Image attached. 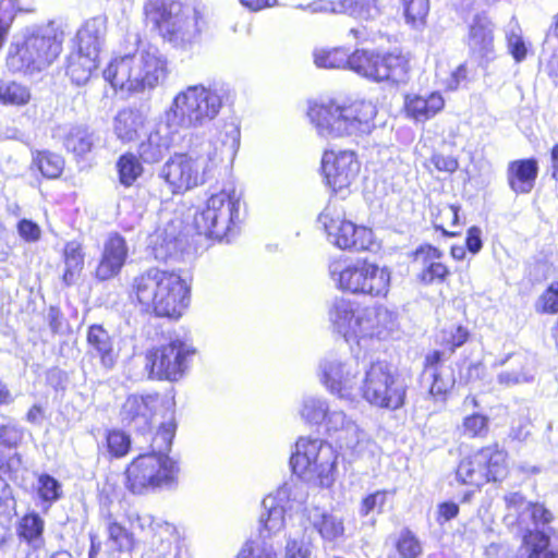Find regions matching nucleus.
I'll return each mask as SVG.
<instances>
[{
  "mask_svg": "<svg viewBox=\"0 0 558 558\" xmlns=\"http://www.w3.org/2000/svg\"><path fill=\"white\" fill-rule=\"evenodd\" d=\"M221 107L222 97L215 88L196 84L180 90L147 138L140 144L141 158L148 163L159 161L182 131L197 129L213 121Z\"/></svg>",
  "mask_w": 558,
  "mask_h": 558,
  "instance_id": "f257e3e1",
  "label": "nucleus"
},
{
  "mask_svg": "<svg viewBox=\"0 0 558 558\" xmlns=\"http://www.w3.org/2000/svg\"><path fill=\"white\" fill-rule=\"evenodd\" d=\"M240 146V131L231 126L203 144L201 151L175 154L161 167L159 177L173 194H182L216 177L220 165L233 161Z\"/></svg>",
  "mask_w": 558,
  "mask_h": 558,
  "instance_id": "f03ea898",
  "label": "nucleus"
},
{
  "mask_svg": "<svg viewBox=\"0 0 558 558\" xmlns=\"http://www.w3.org/2000/svg\"><path fill=\"white\" fill-rule=\"evenodd\" d=\"M329 320L347 342L355 341L360 349L392 339L399 331V313L383 303L363 305L343 296L329 306Z\"/></svg>",
  "mask_w": 558,
  "mask_h": 558,
  "instance_id": "7ed1b4c3",
  "label": "nucleus"
},
{
  "mask_svg": "<svg viewBox=\"0 0 558 558\" xmlns=\"http://www.w3.org/2000/svg\"><path fill=\"white\" fill-rule=\"evenodd\" d=\"M175 430L174 413L168 405L151 440L154 451L140 454L125 470V486L132 494L145 495L177 482L180 468L168 456Z\"/></svg>",
  "mask_w": 558,
  "mask_h": 558,
  "instance_id": "20e7f679",
  "label": "nucleus"
},
{
  "mask_svg": "<svg viewBox=\"0 0 558 558\" xmlns=\"http://www.w3.org/2000/svg\"><path fill=\"white\" fill-rule=\"evenodd\" d=\"M146 21L172 48L189 51L207 26V13L197 0H146Z\"/></svg>",
  "mask_w": 558,
  "mask_h": 558,
  "instance_id": "39448f33",
  "label": "nucleus"
},
{
  "mask_svg": "<svg viewBox=\"0 0 558 558\" xmlns=\"http://www.w3.org/2000/svg\"><path fill=\"white\" fill-rule=\"evenodd\" d=\"M168 72V60L156 46L138 44L132 52L113 56L104 70V78L116 90L142 93L162 84Z\"/></svg>",
  "mask_w": 558,
  "mask_h": 558,
  "instance_id": "423d86ee",
  "label": "nucleus"
},
{
  "mask_svg": "<svg viewBox=\"0 0 558 558\" xmlns=\"http://www.w3.org/2000/svg\"><path fill=\"white\" fill-rule=\"evenodd\" d=\"M376 114V106L365 100L315 101L310 104L307 110V117L316 133L324 138L367 134L374 128Z\"/></svg>",
  "mask_w": 558,
  "mask_h": 558,
  "instance_id": "0eeeda50",
  "label": "nucleus"
},
{
  "mask_svg": "<svg viewBox=\"0 0 558 558\" xmlns=\"http://www.w3.org/2000/svg\"><path fill=\"white\" fill-rule=\"evenodd\" d=\"M138 303L157 316L179 318L189 306L190 286L175 271L149 268L133 279Z\"/></svg>",
  "mask_w": 558,
  "mask_h": 558,
  "instance_id": "6e6552de",
  "label": "nucleus"
},
{
  "mask_svg": "<svg viewBox=\"0 0 558 558\" xmlns=\"http://www.w3.org/2000/svg\"><path fill=\"white\" fill-rule=\"evenodd\" d=\"M63 39V32L53 25L28 28L11 44L7 65L12 72H40L58 58Z\"/></svg>",
  "mask_w": 558,
  "mask_h": 558,
  "instance_id": "1a4fd4ad",
  "label": "nucleus"
},
{
  "mask_svg": "<svg viewBox=\"0 0 558 558\" xmlns=\"http://www.w3.org/2000/svg\"><path fill=\"white\" fill-rule=\"evenodd\" d=\"M306 494L298 485L284 483L275 492L268 494L262 501L258 536L247 543H271L287 527L288 520L300 521Z\"/></svg>",
  "mask_w": 558,
  "mask_h": 558,
  "instance_id": "9d476101",
  "label": "nucleus"
},
{
  "mask_svg": "<svg viewBox=\"0 0 558 558\" xmlns=\"http://www.w3.org/2000/svg\"><path fill=\"white\" fill-rule=\"evenodd\" d=\"M329 271L337 288L350 294L387 299L390 292L392 272L387 266L356 259L344 266L333 263Z\"/></svg>",
  "mask_w": 558,
  "mask_h": 558,
  "instance_id": "9b49d317",
  "label": "nucleus"
},
{
  "mask_svg": "<svg viewBox=\"0 0 558 558\" xmlns=\"http://www.w3.org/2000/svg\"><path fill=\"white\" fill-rule=\"evenodd\" d=\"M337 460V451L327 440L300 437L290 464L293 473L305 482L328 488L336 480Z\"/></svg>",
  "mask_w": 558,
  "mask_h": 558,
  "instance_id": "f8f14e48",
  "label": "nucleus"
},
{
  "mask_svg": "<svg viewBox=\"0 0 558 558\" xmlns=\"http://www.w3.org/2000/svg\"><path fill=\"white\" fill-rule=\"evenodd\" d=\"M128 520L133 529L150 533L141 558H192L187 538L177 525L136 512L130 513Z\"/></svg>",
  "mask_w": 558,
  "mask_h": 558,
  "instance_id": "ddd939ff",
  "label": "nucleus"
},
{
  "mask_svg": "<svg viewBox=\"0 0 558 558\" xmlns=\"http://www.w3.org/2000/svg\"><path fill=\"white\" fill-rule=\"evenodd\" d=\"M241 195L232 184L214 192L194 215V227L208 238H223L238 217Z\"/></svg>",
  "mask_w": 558,
  "mask_h": 558,
  "instance_id": "4468645a",
  "label": "nucleus"
},
{
  "mask_svg": "<svg viewBox=\"0 0 558 558\" xmlns=\"http://www.w3.org/2000/svg\"><path fill=\"white\" fill-rule=\"evenodd\" d=\"M362 368L364 376L360 380L359 392L368 403L387 409H398L403 404L404 388L387 362H363Z\"/></svg>",
  "mask_w": 558,
  "mask_h": 558,
  "instance_id": "2eb2a0df",
  "label": "nucleus"
},
{
  "mask_svg": "<svg viewBox=\"0 0 558 558\" xmlns=\"http://www.w3.org/2000/svg\"><path fill=\"white\" fill-rule=\"evenodd\" d=\"M324 429L350 462L372 458L377 450L368 435L341 410L329 413Z\"/></svg>",
  "mask_w": 558,
  "mask_h": 558,
  "instance_id": "dca6fc26",
  "label": "nucleus"
},
{
  "mask_svg": "<svg viewBox=\"0 0 558 558\" xmlns=\"http://www.w3.org/2000/svg\"><path fill=\"white\" fill-rule=\"evenodd\" d=\"M195 354L192 343L175 338L169 343L153 348L146 353V367L155 379L178 380L189 367L187 360Z\"/></svg>",
  "mask_w": 558,
  "mask_h": 558,
  "instance_id": "f3484780",
  "label": "nucleus"
},
{
  "mask_svg": "<svg viewBox=\"0 0 558 558\" xmlns=\"http://www.w3.org/2000/svg\"><path fill=\"white\" fill-rule=\"evenodd\" d=\"M328 241L341 250L367 251L374 243L372 229L345 220L333 206H327L318 217Z\"/></svg>",
  "mask_w": 558,
  "mask_h": 558,
  "instance_id": "a211bd4d",
  "label": "nucleus"
},
{
  "mask_svg": "<svg viewBox=\"0 0 558 558\" xmlns=\"http://www.w3.org/2000/svg\"><path fill=\"white\" fill-rule=\"evenodd\" d=\"M363 362L359 354L347 360L326 357L319 365L320 380L330 393L352 401L359 395V374Z\"/></svg>",
  "mask_w": 558,
  "mask_h": 558,
  "instance_id": "6ab92c4d",
  "label": "nucleus"
},
{
  "mask_svg": "<svg viewBox=\"0 0 558 558\" xmlns=\"http://www.w3.org/2000/svg\"><path fill=\"white\" fill-rule=\"evenodd\" d=\"M322 167L327 184L336 193L348 189L360 172V162L351 150H326Z\"/></svg>",
  "mask_w": 558,
  "mask_h": 558,
  "instance_id": "aec40b11",
  "label": "nucleus"
},
{
  "mask_svg": "<svg viewBox=\"0 0 558 558\" xmlns=\"http://www.w3.org/2000/svg\"><path fill=\"white\" fill-rule=\"evenodd\" d=\"M465 44L473 58L487 63L495 58V26L484 14H477L469 24Z\"/></svg>",
  "mask_w": 558,
  "mask_h": 558,
  "instance_id": "412c9836",
  "label": "nucleus"
},
{
  "mask_svg": "<svg viewBox=\"0 0 558 558\" xmlns=\"http://www.w3.org/2000/svg\"><path fill=\"white\" fill-rule=\"evenodd\" d=\"M161 401L155 396L132 395L122 404L120 415L123 423L141 434L150 432L156 410L161 408Z\"/></svg>",
  "mask_w": 558,
  "mask_h": 558,
  "instance_id": "4be33fe9",
  "label": "nucleus"
},
{
  "mask_svg": "<svg viewBox=\"0 0 558 558\" xmlns=\"http://www.w3.org/2000/svg\"><path fill=\"white\" fill-rule=\"evenodd\" d=\"M300 523L306 529L312 526L325 542H336L344 535V520L337 512L328 511L316 506L302 510Z\"/></svg>",
  "mask_w": 558,
  "mask_h": 558,
  "instance_id": "5701e85b",
  "label": "nucleus"
},
{
  "mask_svg": "<svg viewBox=\"0 0 558 558\" xmlns=\"http://www.w3.org/2000/svg\"><path fill=\"white\" fill-rule=\"evenodd\" d=\"M87 354L98 360L105 371L112 369L120 355V350L114 338L102 325L94 324L88 327L86 333Z\"/></svg>",
  "mask_w": 558,
  "mask_h": 558,
  "instance_id": "b1692460",
  "label": "nucleus"
},
{
  "mask_svg": "<svg viewBox=\"0 0 558 558\" xmlns=\"http://www.w3.org/2000/svg\"><path fill=\"white\" fill-rule=\"evenodd\" d=\"M129 248L125 239L119 233H111L104 243L101 258L96 268V277L108 280L116 277L128 258Z\"/></svg>",
  "mask_w": 558,
  "mask_h": 558,
  "instance_id": "393cba45",
  "label": "nucleus"
},
{
  "mask_svg": "<svg viewBox=\"0 0 558 558\" xmlns=\"http://www.w3.org/2000/svg\"><path fill=\"white\" fill-rule=\"evenodd\" d=\"M374 82L405 83L409 80V58L399 51H379L376 58Z\"/></svg>",
  "mask_w": 558,
  "mask_h": 558,
  "instance_id": "a878e982",
  "label": "nucleus"
},
{
  "mask_svg": "<svg viewBox=\"0 0 558 558\" xmlns=\"http://www.w3.org/2000/svg\"><path fill=\"white\" fill-rule=\"evenodd\" d=\"M106 31L105 17L96 16L87 20L76 32V50L98 58L105 40Z\"/></svg>",
  "mask_w": 558,
  "mask_h": 558,
  "instance_id": "bb28decb",
  "label": "nucleus"
},
{
  "mask_svg": "<svg viewBox=\"0 0 558 558\" xmlns=\"http://www.w3.org/2000/svg\"><path fill=\"white\" fill-rule=\"evenodd\" d=\"M538 173L535 159H520L511 161L507 169V178L510 189L517 194L530 193Z\"/></svg>",
  "mask_w": 558,
  "mask_h": 558,
  "instance_id": "cd10ccee",
  "label": "nucleus"
},
{
  "mask_svg": "<svg viewBox=\"0 0 558 558\" xmlns=\"http://www.w3.org/2000/svg\"><path fill=\"white\" fill-rule=\"evenodd\" d=\"M507 452L498 445H490L475 452V463L481 465L486 483L500 481L507 474Z\"/></svg>",
  "mask_w": 558,
  "mask_h": 558,
  "instance_id": "c85d7f7f",
  "label": "nucleus"
},
{
  "mask_svg": "<svg viewBox=\"0 0 558 558\" xmlns=\"http://www.w3.org/2000/svg\"><path fill=\"white\" fill-rule=\"evenodd\" d=\"M180 225L171 221L165 227H158L148 236V247L155 259L165 262L177 252Z\"/></svg>",
  "mask_w": 558,
  "mask_h": 558,
  "instance_id": "c756f323",
  "label": "nucleus"
},
{
  "mask_svg": "<svg viewBox=\"0 0 558 558\" xmlns=\"http://www.w3.org/2000/svg\"><path fill=\"white\" fill-rule=\"evenodd\" d=\"M146 120V116L140 110H120L113 120V132L121 142H133L144 131Z\"/></svg>",
  "mask_w": 558,
  "mask_h": 558,
  "instance_id": "7c9ffc66",
  "label": "nucleus"
},
{
  "mask_svg": "<svg viewBox=\"0 0 558 558\" xmlns=\"http://www.w3.org/2000/svg\"><path fill=\"white\" fill-rule=\"evenodd\" d=\"M507 360L512 361V369L498 374L497 380L500 385L511 387L529 383L534 377V359L527 354H513Z\"/></svg>",
  "mask_w": 558,
  "mask_h": 558,
  "instance_id": "2f4dec72",
  "label": "nucleus"
},
{
  "mask_svg": "<svg viewBox=\"0 0 558 558\" xmlns=\"http://www.w3.org/2000/svg\"><path fill=\"white\" fill-rule=\"evenodd\" d=\"M523 546L526 558H558V546L550 542L547 530L524 533Z\"/></svg>",
  "mask_w": 558,
  "mask_h": 558,
  "instance_id": "473e14b6",
  "label": "nucleus"
},
{
  "mask_svg": "<svg viewBox=\"0 0 558 558\" xmlns=\"http://www.w3.org/2000/svg\"><path fill=\"white\" fill-rule=\"evenodd\" d=\"M98 66V58L74 50L68 57L66 74L76 85L87 83Z\"/></svg>",
  "mask_w": 558,
  "mask_h": 558,
  "instance_id": "72a5a7b5",
  "label": "nucleus"
},
{
  "mask_svg": "<svg viewBox=\"0 0 558 558\" xmlns=\"http://www.w3.org/2000/svg\"><path fill=\"white\" fill-rule=\"evenodd\" d=\"M441 356L442 353L440 351H434L426 355L424 375L433 378L429 395L436 400L444 402L447 391L452 387V380L449 378L444 379L441 376L439 371Z\"/></svg>",
  "mask_w": 558,
  "mask_h": 558,
  "instance_id": "f704fd0d",
  "label": "nucleus"
},
{
  "mask_svg": "<svg viewBox=\"0 0 558 558\" xmlns=\"http://www.w3.org/2000/svg\"><path fill=\"white\" fill-rule=\"evenodd\" d=\"M506 514L504 521L508 526H523L526 523L525 511H529L532 502L527 501L520 492H509L504 496Z\"/></svg>",
  "mask_w": 558,
  "mask_h": 558,
  "instance_id": "c9c22d12",
  "label": "nucleus"
},
{
  "mask_svg": "<svg viewBox=\"0 0 558 558\" xmlns=\"http://www.w3.org/2000/svg\"><path fill=\"white\" fill-rule=\"evenodd\" d=\"M85 254L83 246L77 241H70L63 248L64 272L63 281L70 286L76 281L84 267Z\"/></svg>",
  "mask_w": 558,
  "mask_h": 558,
  "instance_id": "e433bc0d",
  "label": "nucleus"
},
{
  "mask_svg": "<svg viewBox=\"0 0 558 558\" xmlns=\"http://www.w3.org/2000/svg\"><path fill=\"white\" fill-rule=\"evenodd\" d=\"M340 8L341 14L363 22L375 21L383 13L379 0H342Z\"/></svg>",
  "mask_w": 558,
  "mask_h": 558,
  "instance_id": "4c0bfd02",
  "label": "nucleus"
},
{
  "mask_svg": "<svg viewBox=\"0 0 558 558\" xmlns=\"http://www.w3.org/2000/svg\"><path fill=\"white\" fill-rule=\"evenodd\" d=\"M376 49H356L349 54L348 69L361 77L374 82V76L376 74Z\"/></svg>",
  "mask_w": 558,
  "mask_h": 558,
  "instance_id": "58836bf2",
  "label": "nucleus"
},
{
  "mask_svg": "<svg viewBox=\"0 0 558 558\" xmlns=\"http://www.w3.org/2000/svg\"><path fill=\"white\" fill-rule=\"evenodd\" d=\"M331 411L326 399L310 396L303 399L300 415L308 424L324 426Z\"/></svg>",
  "mask_w": 558,
  "mask_h": 558,
  "instance_id": "ea45409f",
  "label": "nucleus"
},
{
  "mask_svg": "<svg viewBox=\"0 0 558 558\" xmlns=\"http://www.w3.org/2000/svg\"><path fill=\"white\" fill-rule=\"evenodd\" d=\"M32 99L29 87L15 81H0V104L11 107L26 106Z\"/></svg>",
  "mask_w": 558,
  "mask_h": 558,
  "instance_id": "a19ab883",
  "label": "nucleus"
},
{
  "mask_svg": "<svg viewBox=\"0 0 558 558\" xmlns=\"http://www.w3.org/2000/svg\"><path fill=\"white\" fill-rule=\"evenodd\" d=\"M32 166L35 167L44 178L52 180L61 175L64 168L63 158L50 151H37L33 155Z\"/></svg>",
  "mask_w": 558,
  "mask_h": 558,
  "instance_id": "79ce46f5",
  "label": "nucleus"
},
{
  "mask_svg": "<svg viewBox=\"0 0 558 558\" xmlns=\"http://www.w3.org/2000/svg\"><path fill=\"white\" fill-rule=\"evenodd\" d=\"M313 54L318 68L348 69L349 53L343 48H316Z\"/></svg>",
  "mask_w": 558,
  "mask_h": 558,
  "instance_id": "37998d69",
  "label": "nucleus"
},
{
  "mask_svg": "<svg viewBox=\"0 0 558 558\" xmlns=\"http://www.w3.org/2000/svg\"><path fill=\"white\" fill-rule=\"evenodd\" d=\"M108 541L119 550H131L134 546V536L122 524L118 523L112 515L105 519Z\"/></svg>",
  "mask_w": 558,
  "mask_h": 558,
  "instance_id": "c03bdc74",
  "label": "nucleus"
},
{
  "mask_svg": "<svg viewBox=\"0 0 558 558\" xmlns=\"http://www.w3.org/2000/svg\"><path fill=\"white\" fill-rule=\"evenodd\" d=\"M484 469L475 463V453L469 458L461 460L457 468V478L459 482L465 485H472L480 487L486 484V477L483 473Z\"/></svg>",
  "mask_w": 558,
  "mask_h": 558,
  "instance_id": "a18cd8bd",
  "label": "nucleus"
},
{
  "mask_svg": "<svg viewBox=\"0 0 558 558\" xmlns=\"http://www.w3.org/2000/svg\"><path fill=\"white\" fill-rule=\"evenodd\" d=\"M395 490H377L363 498L360 514L366 517L372 512L381 513L392 507Z\"/></svg>",
  "mask_w": 558,
  "mask_h": 558,
  "instance_id": "49530a36",
  "label": "nucleus"
},
{
  "mask_svg": "<svg viewBox=\"0 0 558 558\" xmlns=\"http://www.w3.org/2000/svg\"><path fill=\"white\" fill-rule=\"evenodd\" d=\"M526 514V523L522 526L525 529V533L529 531H542L547 530V533L550 535L553 529L549 526V523L553 521V513L546 509L542 504H533L530 506L529 511H525Z\"/></svg>",
  "mask_w": 558,
  "mask_h": 558,
  "instance_id": "de8ad7c7",
  "label": "nucleus"
},
{
  "mask_svg": "<svg viewBox=\"0 0 558 558\" xmlns=\"http://www.w3.org/2000/svg\"><path fill=\"white\" fill-rule=\"evenodd\" d=\"M64 146L69 151L83 156L93 147L92 134L82 126H73L64 137Z\"/></svg>",
  "mask_w": 558,
  "mask_h": 558,
  "instance_id": "09e8293b",
  "label": "nucleus"
},
{
  "mask_svg": "<svg viewBox=\"0 0 558 558\" xmlns=\"http://www.w3.org/2000/svg\"><path fill=\"white\" fill-rule=\"evenodd\" d=\"M117 169L119 180L124 186H131L143 172L141 162L133 154L122 155L117 162Z\"/></svg>",
  "mask_w": 558,
  "mask_h": 558,
  "instance_id": "8fccbe9b",
  "label": "nucleus"
},
{
  "mask_svg": "<svg viewBox=\"0 0 558 558\" xmlns=\"http://www.w3.org/2000/svg\"><path fill=\"white\" fill-rule=\"evenodd\" d=\"M489 429V418L486 415L473 413L463 418L461 433L465 437H485Z\"/></svg>",
  "mask_w": 558,
  "mask_h": 558,
  "instance_id": "3c124183",
  "label": "nucleus"
},
{
  "mask_svg": "<svg viewBox=\"0 0 558 558\" xmlns=\"http://www.w3.org/2000/svg\"><path fill=\"white\" fill-rule=\"evenodd\" d=\"M37 490L40 499L48 505L56 502L62 496L61 484L48 474H41L38 477Z\"/></svg>",
  "mask_w": 558,
  "mask_h": 558,
  "instance_id": "603ef678",
  "label": "nucleus"
},
{
  "mask_svg": "<svg viewBox=\"0 0 558 558\" xmlns=\"http://www.w3.org/2000/svg\"><path fill=\"white\" fill-rule=\"evenodd\" d=\"M438 214L435 216L432 209L433 225L436 230H440L445 236H454L458 234L456 231H448L445 228L446 221L449 220L451 226H456L459 220L458 207L453 205H444L441 208H437Z\"/></svg>",
  "mask_w": 558,
  "mask_h": 558,
  "instance_id": "864d4df0",
  "label": "nucleus"
},
{
  "mask_svg": "<svg viewBox=\"0 0 558 558\" xmlns=\"http://www.w3.org/2000/svg\"><path fill=\"white\" fill-rule=\"evenodd\" d=\"M107 448L114 458H122L129 453L131 439L128 434L121 430L112 429L107 433Z\"/></svg>",
  "mask_w": 558,
  "mask_h": 558,
  "instance_id": "5fc2aeb1",
  "label": "nucleus"
},
{
  "mask_svg": "<svg viewBox=\"0 0 558 558\" xmlns=\"http://www.w3.org/2000/svg\"><path fill=\"white\" fill-rule=\"evenodd\" d=\"M535 310L542 314L558 313V282H553L537 299Z\"/></svg>",
  "mask_w": 558,
  "mask_h": 558,
  "instance_id": "6e6d98bb",
  "label": "nucleus"
},
{
  "mask_svg": "<svg viewBox=\"0 0 558 558\" xmlns=\"http://www.w3.org/2000/svg\"><path fill=\"white\" fill-rule=\"evenodd\" d=\"M236 558H277V547L271 543H246Z\"/></svg>",
  "mask_w": 558,
  "mask_h": 558,
  "instance_id": "4d7b16f0",
  "label": "nucleus"
},
{
  "mask_svg": "<svg viewBox=\"0 0 558 558\" xmlns=\"http://www.w3.org/2000/svg\"><path fill=\"white\" fill-rule=\"evenodd\" d=\"M44 531V521L36 513L24 515L20 524V535L28 542L40 537Z\"/></svg>",
  "mask_w": 558,
  "mask_h": 558,
  "instance_id": "13d9d810",
  "label": "nucleus"
},
{
  "mask_svg": "<svg viewBox=\"0 0 558 558\" xmlns=\"http://www.w3.org/2000/svg\"><path fill=\"white\" fill-rule=\"evenodd\" d=\"M312 547V543L304 537L289 536L284 548V558H310Z\"/></svg>",
  "mask_w": 558,
  "mask_h": 558,
  "instance_id": "bf43d9fd",
  "label": "nucleus"
},
{
  "mask_svg": "<svg viewBox=\"0 0 558 558\" xmlns=\"http://www.w3.org/2000/svg\"><path fill=\"white\" fill-rule=\"evenodd\" d=\"M17 10V0H0V36L7 37Z\"/></svg>",
  "mask_w": 558,
  "mask_h": 558,
  "instance_id": "052dcab7",
  "label": "nucleus"
},
{
  "mask_svg": "<svg viewBox=\"0 0 558 558\" xmlns=\"http://www.w3.org/2000/svg\"><path fill=\"white\" fill-rule=\"evenodd\" d=\"M340 4H342V0H314L299 8L310 13L341 14Z\"/></svg>",
  "mask_w": 558,
  "mask_h": 558,
  "instance_id": "680f3d73",
  "label": "nucleus"
},
{
  "mask_svg": "<svg viewBox=\"0 0 558 558\" xmlns=\"http://www.w3.org/2000/svg\"><path fill=\"white\" fill-rule=\"evenodd\" d=\"M397 548L403 557H416L418 543L415 535L409 530H402L397 541Z\"/></svg>",
  "mask_w": 558,
  "mask_h": 558,
  "instance_id": "e2e57ef3",
  "label": "nucleus"
},
{
  "mask_svg": "<svg viewBox=\"0 0 558 558\" xmlns=\"http://www.w3.org/2000/svg\"><path fill=\"white\" fill-rule=\"evenodd\" d=\"M508 50L517 62H521L526 57V46L522 36L515 31L511 29L507 33Z\"/></svg>",
  "mask_w": 558,
  "mask_h": 558,
  "instance_id": "0e129e2a",
  "label": "nucleus"
},
{
  "mask_svg": "<svg viewBox=\"0 0 558 558\" xmlns=\"http://www.w3.org/2000/svg\"><path fill=\"white\" fill-rule=\"evenodd\" d=\"M448 268L439 262H430L421 275V281L433 283L442 282L448 276Z\"/></svg>",
  "mask_w": 558,
  "mask_h": 558,
  "instance_id": "69168bd1",
  "label": "nucleus"
},
{
  "mask_svg": "<svg viewBox=\"0 0 558 558\" xmlns=\"http://www.w3.org/2000/svg\"><path fill=\"white\" fill-rule=\"evenodd\" d=\"M23 438V432L15 425L8 424L0 427V445L14 448Z\"/></svg>",
  "mask_w": 558,
  "mask_h": 558,
  "instance_id": "338daca9",
  "label": "nucleus"
},
{
  "mask_svg": "<svg viewBox=\"0 0 558 558\" xmlns=\"http://www.w3.org/2000/svg\"><path fill=\"white\" fill-rule=\"evenodd\" d=\"M445 106V100L439 93H432L425 100L424 106L421 107V117L429 119L436 113L440 112Z\"/></svg>",
  "mask_w": 558,
  "mask_h": 558,
  "instance_id": "774afa93",
  "label": "nucleus"
}]
</instances>
